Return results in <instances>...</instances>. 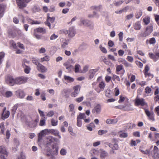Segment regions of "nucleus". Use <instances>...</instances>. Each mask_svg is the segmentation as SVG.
Listing matches in <instances>:
<instances>
[{"instance_id":"nucleus-60","label":"nucleus","mask_w":159,"mask_h":159,"mask_svg":"<svg viewBox=\"0 0 159 159\" xmlns=\"http://www.w3.org/2000/svg\"><path fill=\"white\" fill-rule=\"evenodd\" d=\"M111 92L109 89H107L105 92V95L106 97L110 98L111 97Z\"/></svg>"},{"instance_id":"nucleus-34","label":"nucleus","mask_w":159,"mask_h":159,"mask_svg":"<svg viewBox=\"0 0 159 159\" xmlns=\"http://www.w3.org/2000/svg\"><path fill=\"white\" fill-rule=\"evenodd\" d=\"M48 132H50L51 134H54L55 136H56L57 135H58V134H59V132L58 130L55 129H51L49 130L48 129Z\"/></svg>"},{"instance_id":"nucleus-24","label":"nucleus","mask_w":159,"mask_h":159,"mask_svg":"<svg viewBox=\"0 0 159 159\" xmlns=\"http://www.w3.org/2000/svg\"><path fill=\"white\" fill-rule=\"evenodd\" d=\"M156 40L155 38L154 37H152L149 39H147L146 41V44H149L154 45L156 43Z\"/></svg>"},{"instance_id":"nucleus-59","label":"nucleus","mask_w":159,"mask_h":159,"mask_svg":"<svg viewBox=\"0 0 159 159\" xmlns=\"http://www.w3.org/2000/svg\"><path fill=\"white\" fill-rule=\"evenodd\" d=\"M99 48L100 50L103 53H106L107 52V51L106 48L102 46V45H100L99 46Z\"/></svg>"},{"instance_id":"nucleus-29","label":"nucleus","mask_w":159,"mask_h":159,"mask_svg":"<svg viewBox=\"0 0 159 159\" xmlns=\"http://www.w3.org/2000/svg\"><path fill=\"white\" fill-rule=\"evenodd\" d=\"M40 10L41 9L39 6L36 5H34L32 8V11L34 13L39 12L40 11Z\"/></svg>"},{"instance_id":"nucleus-7","label":"nucleus","mask_w":159,"mask_h":159,"mask_svg":"<svg viewBox=\"0 0 159 159\" xmlns=\"http://www.w3.org/2000/svg\"><path fill=\"white\" fill-rule=\"evenodd\" d=\"M146 104V102L143 98H140L137 96L135 98V105L136 106L141 105V106H144Z\"/></svg>"},{"instance_id":"nucleus-56","label":"nucleus","mask_w":159,"mask_h":159,"mask_svg":"<svg viewBox=\"0 0 159 159\" xmlns=\"http://www.w3.org/2000/svg\"><path fill=\"white\" fill-rule=\"evenodd\" d=\"M125 110L127 111H132L133 108L131 107V105H128L124 107Z\"/></svg>"},{"instance_id":"nucleus-13","label":"nucleus","mask_w":159,"mask_h":159,"mask_svg":"<svg viewBox=\"0 0 159 159\" xmlns=\"http://www.w3.org/2000/svg\"><path fill=\"white\" fill-rule=\"evenodd\" d=\"M99 154L101 159H104L108 156V153L103 149H100L99 151Z\"/></svg>"},{"instance_id":"nucleus-45","label":"nucleus","mask_w":159,"mask_h":159,"mask_svg":"<svg viewBox=\"0 0 159 159\" xmlns=\"http://www.w3.org/2000/svg\"><path fill=\"white\" fill-rule=\"evenodd\" d=\"M30 61L26 59H24L22 61V66L23 67L28 66V65L29 64Z\"/></svg>"},{"instance_id":"nucleus-63","label":"nucleus","mask_w":159,"mask_h":159,"mask_svg":"<svg viewBox=\"0 0 159 159\" xmlns=\"http://www.w3.org/2000/svg\"><path fill=\"white\" fill-rule=\"evenodd\" d=\"M134 16V14L133 13H131L127 15L126 16V18L127 20H129L132 19L133 17Z\"/></svg>"},{"instance_id":"nucleus-18","label":"nucleus","mask_w":159,"mask_h":159,"mask_svg":"<svg viewBox=\"0 0 159 159\" xmlns=\"http://www.w3.org/2000/svg\"><path fill=\"white\" fill-rule=\"evenodd\" d=\"M0 153L1 154V156L3 155L5 156H7L8 153L4 146H1L0 147Z\"/></svg>"},{"instance_id":"nucleus-2","label":"nucleus","mask_w":159,"mask_h":159,"mask_svg":"<svg viewBox=\"0 0 159 159\" xmlns=\"http://www.w3.org/2000/svg\"><path fill=\"white\" fill-rule=\"evenodd\" d=\"M81 88L80 85H77L74 86L72 88V91L70 93V96L72 97H77L79 94Z\"/></svg>"},{"instance_id":"nucleus-5","label":"nucleus","mask_w":159,"mask_h":159,"mask_svg":"<svg viewBox=\"0 0 159 159\" xmlns=\"http://www.w3.org/2000/svg\"><path fill=\"white\" fill-rule=\"evenodd\" d=\"M102 107L100 104H97L92 110V112L94 115L99 114L101 111Z\"/></svg>"},{"instance_id":"nucleus-42","label":"nucleus","mask_w":159,"mask_h":159,"mask_svg":"<svg viewBox=\"0 0 159 159\" xmlns=\"http://www.w3.org/2000/svg\"><path fill=\"white\" fill-rule=\"evenodd\" d=\"M50 60V57L48 55H46L45 57L41 58L40 62H43L44 61H48Z\"/></svg>"},{"instance_id":"nucleus-36","label":"nucleus","mask_w":159,"mask_h":159,"mask_svg":"<svg viewBox=\"0 0 159 159\" xmlns=\"http://www.w3.org/2000/svg\"><path fill=\"white\" fill-rule=\"evenodd\" d=\"M143 21L145 25H148L150 22V17L149 16H146L143 18Z\"/></svg>"},{"instance_id":"nucleus-25","label":"nucleus","mask_w":159,"mask_h":159,"mask_svg":"<svg viewBox=\"0 0 159 159\" xmlns=\"http://www.w3.org/2000/svg\"><path fill=\"white\" fill-rule=\"evenodd\" d=\"M153 146H152L150 147L149 149H146L145 150H144L143 149L140 147L139 150L143 154H148L150 155V150L152 149Z\"/></svg>"},{"instance_id":"nucleus-35","label":"nucleus","mask_w":159,"mask_h":159,"mask_svg":"<svg viewBox=\"0 0 159 159\" xmlns=\"http://www.w3.org/2000/svg\"><path fill=\"white\" fill-rule=\"evenodd\" d=\"M47 143L46 144L47 146L48 144H50L54 142L53 140V137L52 136H48L47 137Z\"/></svg>"},{"instance_id":"nucleus-64","label":"nucleus","mask_w":159,"mask_h":159,"mask_svg":"<svg viewBox=\"0 0 159 159\" xmlns=\"http://www.w3.org/2000/svg\"><path fill=\"white\" fill-rule=\"evenodd\" d=\"M154 16L155 20L159 26V15H155Z\"/></svg>"},{"instance_id":"nucleus-19","label":"nucleus","mask_w":159,"mask_h":159,"mask_svg":"<svg viewBox=\"0 0 159 159\" xmlns=\"http://www.w3.org/2000/svg\"><path fill=\"white\" fill-rule=\"evenodd\" d=\"M26 19L28 21V23L31 25L39 24L41 23L40 22L37 20H34L30 19L29 17H26Z\"/></svg>"},{"instance_id":"nucleus-48","label":"nucleus","mask_w":159,"mask_h":159,"mask_svg":"<svg viewBox=\"0 0 159 159\" xmlns=\"http://www.w3.org/2000/svg\"><path fill=\"white\" fill-rule=\"evenodd\" d=\"M144 92L146 94L148 95L151 93L152 89L149 87L147 86L145 88Z\"/></svg>"},{"instance_id":"nucleus-31","label":"nucleus","mask_w":159,"mask_h":159,"mask_svg":"<svg viewBox=\"0 0 159 159\" xmlns=\"http://www.w3.org/2000/svg\"><path fill=\"white\" fill-rule=\"evenodd\" d=\"M64 79L67 82L69 83L72 82L74 80V79L73 78L66 75L64 76Z\"/></svg>"},{"instance_id":"nucleus-30","label":"nucleus","mask_w":159,"mask_h":159,"mask_svg":"<svg viewBox=\"0 0 159 159\" xmlns=\"http://www.w3.org/2000/svg\"><path fill=\"white\" fill-rule=\"evenodd\" d=\"M10 115V112L9 111H5L4 113H3L2 115V118L3 120H4L5 119L8 118Z\"/></svg>"},{"instance_id":"nucleus-15","label":"nucleus","mask_w":159,"mask_h":159,"mask_svg":"<svg viewBox=\"0 0 159 159\" xmlns=\"http://www.w3.org/2000/svg\"><path fill=\"white\" fill-rule=\"evenodd\" d=\"M16 94L20 98H23L25 97V94L24 91L21 89L18 90L16 92Z\"/></svg>"},{"instance_id":"nucleus-52","label":"nucleus","mask_w":159,"mask_h":159,"mask_svg":"<svg viewBox=\"0 0 159 159\" xmlns=\"http://www.w3.org/2000/svg\"><path fill=\"white\" fill-rule=\"evenodd\" d=\"M123 69V66L122 65H117L116 67V71L117 74H119V72L120 71Z\"/></svg>"},{"instance_id":"nucleus-39","label":"nucleus","mask_w":159,"mask_h":159,"mask_svg":"<svg viewBox=\"0 0 159 159\" xmlns=\"http://www.w3.org/2000/svg\"><path fill=\"white\" fill-rule=\"evenodd\" d=\"M70 92V90L67 88L63 89L61 92V94L64 96H66V94Z\"/></svg>"},{"instance_id":"nucleus-8","label":"nucleus","mask_w":159,"mask_h":159,"mask_svg":"<svg viewBox=\"0 0 159 159\" xmlns=\"http://www.w3.org/2000/svg\"><path fill=\"white\" fill-rule=\"evenodd\" d=\"M149 55L150 57L154 61H156L159 59V51L154 52V54L149 53Z\"/></svg>"},{"instance_id":"nucleus-20","label":"nucleus","mask_w":159,"mask_h":159,"mask_svg":"<svg viewBox=\"0 0 159 159\" xmlns=\"http://www.w3.org/2000/svg\"><path fill=\"white\" fill-rule=\"evenodd\" d=\"M37 69L38 70L42 73L45 72L47 70V68L40 63L37 66Z\"/></svg>"},{"instance_id":"nucleus-32","label":"nucleus","mask_w":159,"mask_h":159,"mask_svg":"<svg viewBox=\"0 0 159 159\" xmlns=\"http://www.w3.org/2000/svg\"><path fill=\"white\" fill-rule=\"evenodd\" d=\"M119 136L120 138H125L127 137L128 134L123 131H120L118 132Z\"/></svg>"},{"instance_id":"nucleus-3","label":"nucleus","mask_w":159,"mask_h":159,"mask_svg":"<svg viewBox=\"0 0 159 159\" xmlns=\"http://www.w3.org/2000/svg\"><path fill=\"white\" fill-rule=\"evenodd\" d=\"M80 23L79 24L80 25H83L85 26L89 27L90 29H92L93 27V25L89 20L83 19L81 18L80 20Z\"/></svg>"},{"instance_id":"nucleus-21","label":"nucleus","mask_w":159,"mask_h":159,"mask_svg":"<svg viewBox=\"0 0 159 159\" xmlns=\"http://www.w3.org/2000/svg\"><path fill=\"white\" fill-rule=\"evenodd\" d=\"M8 34L11 37L14 38L17 36L16 30L12 28L8 30Z\"/></svg>"},{"instance_id":"nucleus-43","label":"nucleus","mask_w":159,"mask_h":159,"mask_svg":"<svg viewBox=\"0 0 159 159\" xmlns=\"http://www.w3.org/2000/svg\"><path fill=\"white\" fill-rule=\"evenodd\" d=\"M142 11L141 10L137 11L135 14L136 18L137 19L139 18L142 16Z\"/></svg>"},{"instance_id":"nucleus-37","label":"nucleus","mask_w":159,"mask_h":159,"mask_svg":"<svg viewBox=\"0 0 159 159\" xmlns=\"http://www.w3.org/2000/svg\"><path fill=\"white\" fill-rule=\"evenodd\" d=\"M35 31L40 33H46V30L44 28L40 27L36 29Z\"/></svg>"},{"instance_id":"nucleus-51","label":"nucleus","mask_w":159,"mask_h":159,"mask_svg":"<svg viewBox=\"0 0 159 159\" xmlns=\"http://www.w3.org/2000/svg\"><path fill=\"white\" fill-rule=\"evenodd\" d=\"M24 68V71L26 74H29L31 70V68L29 66L23 67Z\"/></svg>"},{"instance_id":"nucleus-27","label":"nucleus","mask_w":159,"mask_h":159,"mask_svg":"<svg viewBox=\"0 0 159 159\" xmlns=\"http://www.w3.org/2000/svg\"><path fill=\"white\" fill-rule=\"evenodd\" d=\"M117 140L116 139H113L112 140V143L113 144L112 149L117 150L119 149V146L117 143Z\"/></svg>"},{"instance_id":"nucleus-58","label":"nucleus","mask_w":159,"mask_h":159,"mask_svg":"<svg viewBox=\"0 0 159 159\" xmlns=\"http://www.w3.org/2000/svg\"><path fill=\"white\" fill-rule=\"evenodd\" d=\"M32 61L34 64L37 65V66L40 63L39 62L38 60L35 58H32Z\"/></svg>"},{"instance_id":"nucleus-28","label":"nucleus","mask_w":159,"mask_h":159,"mask_svg":"<svg viewBox=\"0 0 159 159\" xmlns=\"http://www.w3.org/2000/svg\"><path fill=\"white\" fill-rule=\"evenodd\" d=\"M81 66L79 64H76L75 65L74 68L75 72V73L81 72Z\"/></svg>"},{"instance_id":"nucleus-54","label":"nucleus","mask_w":159,"mask_h":159,"mask_svg":"<svg viewBox=\"0 0 159 159\" xmlns=\"http://www.w3.org/2000/svg\"><path fill=\"white\" fill-rule=\"evenodd\" d=\"M89 68V66L88 65H86L85 66H84L83 69V70H81V72L84 73L87 72Z\"/></svg>"},{"instance_id":"nucleus-53","label":"nucleus","mask_w":159,"mask_h":159,"mask_svg":"<svg viewBox=\"0 0 159 159\" xmlns=\"http://www.w3.org/2000/svg\"><path fill=\"white\" fill-rule=\"evenodd\" d=\"M119 40L122 42L123 40V32H120L118 34Z\"/></svg>"},{"instance_id":"nucleus-17","label":"nucleus","mask_w":159,"mask_h":159,"mask_svg":"<svg viewBox=\"0 0 159 159\" xmlns=\"http://www.w3.org/2000/svg\"><path fill=\"white\" fill-rule=\"evenodd\" d=\"M48 132V129H45L42 130L39 134L38 141H40Z\"/></svg>"},{"instance_id":"nucleus-11","label":"nucleus","mask_w":159,"mask_h":159,"mask_svg":"<svg viewBox=\"0 0 159 159\" xmlns=\"http://www.w3.org/2000/svg\"><path fill=\"white\" fill-rule=\"evenodd\" d=\"M58 148L54 145L52 146V149L50 151L51 155H57L58 154Z\"/></svg>"},{"instance_id":"nucleus-46","label":"nucleus","mask_w":159,"mask_h":159,"mask_svg":"<svg viewBox=\"0 0 159 159\" xmlns=\"http://www.w3.org/2000/svg\"><path fill=\"white\" fill-rule=\"evenodd\" d=\"M5 57V53L3 52H0V65H1L3 60Z\"/></svg>"},{"instance_id":"nucleus-10","label":"nucleus","mask_w":159,"mask_h":159,"mask_svg":"<svg viewBox=\"0 0 159 159\" xmlns=\"http://www.w3.org/2000/svg\"><path fill=\"white\" fill-rule=\"evenodd\" d=\"M6 82L7 84L12 86L15 84V79H13L11 76H8L6 78Z\"/></svg>"},{"instance_id":"nucleus-50","label":"nucleus","mask_w":159,"mask_h":159,"mask_svg":"<svg viewBox=\"0 0 159 159\" xmlns=\"http://www.w3.org/2000/svg\"><path fill=\"white\" fill-rule=\"evenodd\" d=\"M51 125L52 126H56L57 125L58 121L57 120H55L54 119L52 118L51 120Z\"/></svg>"},{"instance_id":"nucleus-40","label":"nucleus","mask_w":159,"mask_h":159,"mask_svg":"<svg viewBox=\"0 0 159 159\" xmlns=\"http://www.w3.org/2000/svg\"><path fill=\"white\" fill-rule=\"evenodd\" d=\"M123 2V1L122 0H119L118 1H114L113 3V5L115 6L118 7L121 5Z\"/></svg>"},{"instance_id":"nucleus-47","label":"nucleus","mask_w":159,"mask_h":159,"mask_svg":"<svg viewBox=\"0 0 159 159\" xmlns=\"http://www.w3.org/2000/svg\"><path fill=\"white\" fill-rule=\"evenodd\" d=\"M13 95V93L11 91H7L5 94L4 96L6 98H9L11 97Z\"/></svg>"},{"instance_id":"nucleus-1","label":"nucleus","mask_w":159,"mask_h":159,"mask_svg":"<svg viewBox=\"0 0 159 159\" xmlns=\"http://www.w3.org/2000/svg\"><path fill=\"white\" fill-rule=\"evenodd\" d=\"M153 30L152 25H150L147 26L144 32L142 33L140 36L142 37H146L149 35L152 32Z\"/></svg>"},{"instance_id":"nucleus-26","label":"nucleus","mask_w":159,"mask_h":159,"mask_svg":"<svg viewBox=\"0 0 159 159\" xmlns=\"http://www.w3.org/2000/svg\"><path fill=\"white\" fill-rule=\"evenodd\" d=\"M61 47L63 48H66L68 44V41L65 39L62 38L61 39Z\"/></svg>"},{"instance_id":"nucleus-12","label":"nucleus","mask_w":159,"mask_h":159,"mask_svg":"<svg viewBox=\"0 0 159 159\" xmlns=\"http://www.w3.org/2000/svg\"><path fill=\"white\" fill-rule=\"evenodd\" d=\"M144 110L145 113L148 118L151 120L154 121V118L153 113L152 112H150L148 109H145Z\"/></svg>"},{"instance_id":"nucleus-22","label":"nucleus","mask_w":159,"mask_h":159,"mask_svg":"<svg viewBox=\"0 0 159 159\" xmlns=\"http://www.w3.org/2000/svg\"><path fill=\"white\" fill-rule=\"evenodd\" d=\"M63 65L69 72H71L72 70L74 69L73 66L72 65L69 64L68 62L65 63Z\"/></svg>"},{"instance_id":"nucleus-16","label":"nucleus","mask_w":159,"mask_h":159,"mask_svg":"<svg viewBox=\"0 0 159 159\" xmlns=\"http://www.w3.org/2000/svg\"><path fill=\"white\" fill-rule=\"evenodd\" d=\"M76 34V31L74 27H70L69 30V37L72 38L74 37Z\"/></svg>"},{"instance_id":"nucleus-41","label":"nucleus","mask_w":159,"mask_h":159,"mask_svg":"<svg viewBox=\"0 0 159 159\" xmlns=\"http://www.w3.org/2000/svg\"><path fill=\"white\" fill-rule=\"evenodd\" d=\"M90 153H92V156H98L99 153V151L95 149L92 150L90 151Z\"/></svg>"},{"instance_id":"nucleus-61","label":"nucleus","mask_w":159,"mask_h":159,"mask_svg":"<svg viewBox=\"0 0 159 159\" xmlns=\"http://www.w3.org/2000/svg\"><path fill=\"white\" fill-rule=\"evenodd\" d=\"M107 132V130H99L98 132V134L101 135L102 134H105Z\"/></svg>"},{"instance_id":"nucleus-14","label":"nucleus","mask_w":159,"mask_h":159,"mask_svg":"<svg viewBox=\"0 0 159 159\" xmlns=\"http://www.w3.org/2000/svg\"><path fill=\"white\" fill-rule=\"evenodd\" d=\"M98 70V69H91L89 70V79L91 80L92 79L95 75L96 73Z\"/></svg>"},{"instance_id":"nucleus-62","label":"nucleus","mask_w":159,"mask_h":159,"mask_svg":"<svg viewBox=\"0 0 159 159\" xmlns=\"http://www.w3.org/2000/svg\"><path fill=\"white\" fill-rule=\"evenodd\" d=\"M58 37V36L54 34H53L50 37V40H55L57 39Z\"/></svg>"},{"instance_id":"nucleus-9","label":"nucleus","mask_w":159,"mask_h":159,"mask_svg":"<svg viewBox=\"0 0 159 159\" xmlns=\"http://www.w3.org/2000/svg\"><path fill=\"white\" fill-rule=\"evenodd\" d=\"M55 18L54 17H50L48 16L46 21L45 22V25L48 26L50 28H51V24L53 23L55 20Z\"/></svg>"},{"instance_id":"nucleus-57","label":"nucleus","mask_w":159,"mask_h":159,"mask_svg":"<svg viewBox=\"0 0 159 159\" xmlns=\"http://www.w3.org/2000/svg\"><path fill=\"white\" fill-rule=\"evenodd\" d=\"M45 119H44V118H42L40 121L39 125L40 126H44L45 124Z\"/></svg>"},{"instance_id":"nucleus-6","label":"nucleus","mask_w":159,"mask_h":159,"mask_svg":"<svg viewBox=\"0 0 159 159\" xmlns=\"http://www.w3.org/2000/svg\"><path fill=\"white\" fill-rule=\"evenodd\" d=\"M28 80L27 77H20L15 79V84H20L25 83Z\"/></svg>"},{"instance_id":"nucleus-55","label":"nucleus","mask_w":159,"mask_h":159,"mask_svg":"<svg viewBox=\"0 0 159 159\" xmlns=\"http://www.w3.org/2000/svg\"><path fill=\"white\" fill-rule=\"evenodd\" d=\"M93 9L97 11H100L101 10L102 8V6L101 5H99V6H93Z\"/></svg>"},{"instance_id":"nucleus-4","label":"nucleus","mask_w":159,"mask_h":159,"mask_svg":"<svg viewBox=\"0 0 159 159\" xmlns=\"http://www.w3.org/2000/svg\"><path fill=\"white\" fill-rule=\"evenodd\" d=\"M150 155L154 159L159 158V149L156 146H154L153 150L150 151Z\"/></svg>"},{"instance_id":"nucleus-23","label":"nucleus","mask_w":159,"mask_h":159,"mask_svg":"<svg viewBox=\"0 0 159 159\" xmlns=\"http://www.w3.org/2000/svg\"><path fill=\"white\" fill-rule=\"evenodd\" d=\"M5 5L3 4H0V19L3 16L5 12Z\"/></svg>"},{"instance_id":"nucleus-49","label":"nucleus","mask_w":159,"mask_h":159,"mask_svg":"<svg viewBox=\"0 0 159 159\" xmlns=\"http://www.w3.org/2000/svg\"><path fill=\"white\" fill-rule=\"evenodd\" d=\"M86 116L84 113H80L78 116L77 119H79L80 120L84 119L86 118Z\"/></svg>"},{"instance_id":"nucleus-38","label":"nucleus","mask_w":159,"mask_h":159,"mask_svg":"<svg viewBox=\"0 0 159 159\" xmlns=\"http://www.w3.org/2000/svg\"><path fill=\"white\" fill-rule=\"evenodd\" d=\"M18 104H15L12 107L11 109V113L14 116L16 113L17 109L18 107Z\"/></svg>"},{"instance_id":"nucleus-44","label":"nucleus","mask_w":159,"mask_h":159,"mask_svg":"<svg viewBox=\"0 0 159 159\" xmlns=\"http://www.w3.org/2000/svg\"><path fill=\"white\" fill-rule=\"evenodd\" d=\"M67 153V150L65 148H62L60 151V154L62 156L66 155Z\"/></svg>"},{"instance_id":"nucleus-33","label":"nucleus","mask_w":159,"mask_h":159,"mask_svg":"<svg viewBox=\"0 0 159 159\" xmlns=\"http://www.w3.org/2000/svg\"><path fill=\"white\" fill-rule=\"evenodd\" d=\"M141 27L140 22L139 21L136 22L134 25V28L136 30H140Z\"/></svg>"}]
</instances>
